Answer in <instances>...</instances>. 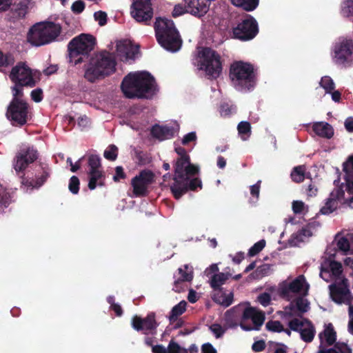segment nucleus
<instances>
[{"mask_svg":"<svg viewBox=\"0 0 353 353\" xmlns=\"http://www.w3.org/2000/svg\"><path fill=\"white\" fill-rule=\"evenodd\" d=\"M242 312L241 327L245 331L259 330L265 321V314L256 307L239 305L226 312L230 315L233 312Z\"/></svg>","mask_w":353,"mask_h":353,"instance_id":"obj_8","label":"nucleus"},{"mask_svg":"<svg viewBox=\"0 0 353 353\" xmlns=\"http://www.w3.org/2000/svg\"><path fill=\"white\" fill-rule=\"evenodd\" d=\"M343 170L345 173V184L339 188L344 190L348 194H353V156H350L343 164Z\"/></svg>","mask_w":353,"mask_h":353,"instance_id":"obj_22","label":"nucleus"},{"mask_svg":"<svg viewBox=\"0 0 353 353\" xmlns=\"http://www.w3.org/2000/svg\"><path fill=\"white\" fill-rule=\"evenodd\" d=\"M79 185L80 182L78 177L72 176L70 179L68 188L72 194H76L79 192Z\"/></svg>","mask_w":353,"mask_h":353,"instance_id":"obj_51","label":"nucleus"},{"mask_svg":"<svg viewBox=\"0 0 353 353\" xmlns=\"http://www.w3.org/2000/svg\"><path fill=\"white\" fill-rule=\"evenodd\" d=\"M329 289L330 297L335 303L349 305V315L352 319L353 318V296L349 290L347 280L343 279L339 282L330 285Z\"/></svg>","mask_w":353,"mask_h":353,"instance_id":"obj_12","label":"nucleus"},{"mask_svg":"<svg viewBox=\"0 0 353 353\" xmlns=\"http://www.w3.org/2000/svg\"><path fill=\"white\" fill-rule=\"evenodd\" d=\"M94 17L98 21L100 26H103L107 23V14L103 11H97L94 12Z\"/></svg>","mask_w":353,"mask_h":353,"instance_id":"obj_54","label":"nucleus"},{"mask_svg":"<svg viewBox=\"0 0 353 353\" xmlns=\"http://www.w3.org/2000/svg\"><path fill=\"white\" fill-rule=\"evenodd\" d=\"M174 127L167 125H160L155 124L152 127L150 130L151 135L160 141L172 138L174 135Z\"/></svg>","mask_w":353,"mask_h":353,"instance_id":"obj_27","label":"nucleus"},{"mask_svg":"<svg viewBox=\"0 0 353 353\" xmlns=\"http://www.w3.org/2000/svg\"><path fill=\"white\" fill-rule=\"evenodd\" d=\"M310 285L303 275H299L291 281H284L280 284L279 292L282 296L290 300L293 294L305 296Z\"/></svg>","mask_w":353,"mask_h":353,"instance_id":"obj_14","label":"nucleus"},{"mask_svg":"<svg viewBox=\"0 0 353 353\" xmlns=\"http://www.w3.org/2000/svg\"><path fill=\"white\" fill-rule=\"evenodd\" d=\"M35 159L34 156H17L14 161V168L16 172L23 171Z\"/></svg>","mask_w":353,"mask_h":353,"instance_id":"obj_33","label":"nucleus"},{"mask_svg":"<svg viewBox=\"0 0 353 353\" xmlns=\"http://www.w3.org/2000/svg\"><path fill=\"white\" fill-rule=\"evenodd\" d=\"M117 52L121 58L133 59L139 52V46H134L129 41H123L117 45Z\"/></svg>","mask_w":353,"mask_h":353,"instance_id":"obj_25","label":"nucleus"},{"mask_svg":"<svg viewBox=\"0 0 353 353\" xmlns=\"http://www.w3.org/2000/svg\"><path fill=\"white\" fill-rule=\"evenodd\" d=\"M24 85H20L19 83H15V85L12 88V99H17L19 101H24L22 99V97L23 96V87Z\"/></svg>","mask_w":353,"mask_h":353,"instance_id":"obj_53","label":"nucleus"},{"mask_svg":"<svg viewBox=\"0 0 353 353\" xmlns=\"http://www.w3.org/2000/svg\"><path fill=\"white\" fill-rule=\"evenodd\" d=\"M61 26L52 21L34 25L29 30L28 40L33 46H41L54 41L60 34Z\"/></svg>","mask_w":353,"mask_h":353,"instance_id":"obj_6","label":"nucleus"},{"mask_svg":"<svg viewBox=\"0 0 353 353\" xmlns=\"http://www.w3.org/2000/svg\"><path fill=\"white\" fill-rule=\"evenodd\" d=\"M210 0H187V8L195 17H201L208 11Z\"/></svg>","mask_w":353,"mask_h":353,"instance_id":"obj_26","label":"nucleus"},{"mask_svg":"<svg viewBox=\"0 0 353 353\" xmlns=\"http://www.w3.org/2000/svg\"><path fill=\"white\" fill-rule=\"evenodd\" d=\"M305 169L302 166H298L294 168L291 173V177L295 182H301L304 179Z\"/></svg>","mask_w":353,"mask_h":353,"instance_id":"obj_44","label":"nucleus"},{"mask_svg":"<svg viewBox=\"0 0 353 353\" xmlns=\"http://www.w3.org/2000/svg\"><path fill=\"white\" fill-rule=\"evenodd\" d=\"M341 198L343 203L347 204L351 208H353V194H348L344 190H341Z\"/></svg>","mask_w":353,"mask_h":353,"instance_id":"obj_56","label":"nucleus"},{"mask_svg":"<svg viewBox=\"0 0 353 353\" xmlns=\"http://www.w3.org/2000/svg\"><path fill=\"white\" fill-rule=\"evenodd\" d=\"M312 130L319 137L331 139L334 135L332 126L327 122H315L312 125Z\"/></svg>","mask_w":353,"mask_h":353,"instance_id":"obj_29","label":"nucleus"},{"mask_svg":"<svg viewBox=\"0 0 353 353\" xmlns=\"http://www.w3.org/2000/svg\"><path fill=\"white\" fill-rule=\"evenodd\" d=\"M132 327L137 331H143L144 334L152 333L157 327L154 314H148L146 318L141 319L135 316L132 319Z\"/></svg>","mask_w":353,"mask_h":353,"instance_id":"obj_20","label":"nucleus"},{"mask_svg":"<svg viewBox=\"0 0 353 353\" xmlns=\"http://www.w3.org/2000/svg\"><path fill=\"white\" fill-rule=\"evenodd\" d=\"M232 37L241 41L253 39L259 33V26L256 20L250 14L245 17L232 28Z\"/></svg>","mask_w":353,"mask_h":353,"instance_id":"obj_11","label":"nucleus"},{"mask_svg":"<svg viewBox=\"0 0 353 353\" xmlns=\"http://www.w3.org/2000/svg\"><path fill=\"white\" fill-rule=\"evenodd\" d=\"M187 303L185 301H181L179 303L176 305L172 309L169 319L170 321H174L176 318L181 315L186 309Z\"/></svg>","mask_w":353,"mask_h":353,"instance_id":"obj_37","label":"nucleus"},{"mask_svg":"<svg viewBox=\"0 0 353 353\" xmlns=\"http://www.w3.org/2000/svg\"><path fill=\"white\" fill-rule=\"evenodd\" d=\"M15 62V59L12 54L10 52L4 53L0 50V68H8L12 66Z\"/></svg>","mask_w":353,"mask_h":353,"instance_id":"obj_38","label":"nucleus"},{"mask_svg":"<svg viewBox=\"0 0 353 353\" xmlns=\"http://www.w3.org/2000/svg\"><path fill=\"white\" fill-rule=\"evenodd\" d=\"M320 345L319 350H327L325 347L332 345L336 340V333L331 323L325 325L324 330L319 335Z\"/></svg>","mask_w":353,"mask_h":353,"instance_id":"obj_24","label":"nucleus"},{"mask_svg":"<svg viewBox=\"0 0 353 353\" xmlns=\"http://www.w3.org/2000/svg\"><path fill=\"white\" fill-rule=\"evenodd\" d=\"M265 246V241L262 239L256 242L252 246L249 251L248 254L250 256H253L259 254Z\"/></svg>","mask_w":353,"mask_h":353,"instance_id":"obj_48","label":"nucleus"},{"mask_svg":"<svg viewBox=\"0 0 353 353\" xmlns=\"http://www.w3.org/2000/svg\"><path fill=\"white\" fill-rule=\"evenodd\" d=\"M342 273V265L340 263L332 261H325L321 264L320 276L328 282L333 279H339Z\"/></svg>","mask_w":353,"mask_h":353,"instance_id":"obj_19","label":"nucleus"},{"mask_svg":"<svg viewBox=\"0 0 353 353\" xmlns=\"http://www.w3.org/2000/svg\"><path fill=\"white\" fill-rule=\"evenodd\" d=\"M41 73L38 71L32 72V70L23 62L19 61L13 66L9 77L14 83L33 88L40 81Z\"/></svg>","mask_w":353,"mask_h":353,"instance_id":"obj_9","label":"nucleus"},{"mask_svg":"<svg viewBox=\"0 0 353 353\" xmlns=\"http://www.w3.org/2000/svg\"><path fill=\"white\" fill-rule=\"evenodd\" d=\"M168 353H188V350L181 347L175 341L171 340L168 344Z\"/></svg>","mask_w":353,"mask_h":353,"instance_id":"obj_45","label":"nucleus"},{"mask_svg":"<svg viewBox=\"0 0 353 353\" xmlns=\"http://www.w3.org/2000/svg\"><path fill=\"white\" fill-rule=\"evenodd\" d=\"M6 115L13 125L22 126L29 119V105L26 101L12 99L8 106Z\"/></svg>","mask_w":353,"mask_h":353,"instance_id":"obj_13","label":"nucleus"},{"mask_svg":"<svg viewBox=\"0 0 353 353\" xmlns=\"http://www.w3.org/2000/svg\"><path fill=\"white\" fill-rule=\"evenodd\" d=\"M85 7V3L81 0H78L72 3L71 10L74 13L80 14L84 10Z\"/></svg>","mask_w":353,"mask_h":353,"instance_id":"obj_55","label":"nucleus"},{"mask_svg":"<svg viewBox=\"0 0 353 353\" xmlns=\"http://www.w3.org/2000/svg\"><path fill=\"white\" fill-rule=\"evenodd\" d=\"M343 12L347 15H353V1L347 0L344 2Z\"/></svg>","mask_w":353,"mask_h":353,"instance_id":"obj_61","label":"nucleus"},{"mask_svg":"<svg viewBox=\"0 0 353 353\" xmlns=\"http://www.w3.org/2000/svg\"><path fill=\"white\" fill-rule=\"evenodd\" d=\"M185 12H190L189 9H186L185 7L181 4H178L174 6L172 15L173 17H177Z\"/></svg>","mask_w":353,"mask_h":353,"instance_id":"obj_58","label":"nucleus"},{"mask_svg":"<svg viewBox=\"0 0 353 353\" xmlns=\"http://www.w3.org/2000/svg\"><path fill=\"white\" fill-rule=\"evenodd\" d=\"M155 35L158 43L168 51L176 52L182 41L172 20L157 19L154 23Z\"/></svg>","mask_w":353,"mask_h":353,"instance_id":"obj_4","label":"nucleus"},{"mask_svg":"<svg viewBox=\"0 0 353 353\" xmlns=\"http://www.w3.org/2000/svg\"><path fill=\"white\" fill-rule=\"evenodd\" d=\"M353 42L352 39H344L334 48L336 63H344L352 54Z\"/></svg>","mask_w":353,"mask_h":353,"instance_id":"obj_21","label":"nucleus"},{"mask_svg":"<svg viewBox=\"0 0 353 353\" xmlns=\"http://www.w3.org/2000/svg\"><path fill=\"white\" fill-rule=\"evenodd\" d=\"M202 183L201 179L197 177L191 178L188 180V189L190 188L192 190H195L196 188H201Z\"/></svg>","mask_w":353,"mask_h":353,"instance_id":"obj_60","label":"nucleus"},{"mask_svg":"<svg viewBox=\"0 0 353 353\" xmlns=\"http://www.w3.org/2000/svg\"><path fill=\"white\" fill-rule=\"evenodd\" d=\"M288 325L292 330L300 334L303 341L309 343L313 340L316 330L312 323L307 319L295 318L289 322Z\"/></svg>","mask_w":353,"mask_h":353,"instance_id":"obj_15","label":"nucleus"},{"mask_svg":"<svg viewBox=\"0 0 353 353\" xmlns=\"http://www.w3.org/2000/svg\"><path fill=\"white\" fill-rule=\"evenodd\" d=\"M265 343L264 341H263V340L254 342L252 346V350L255 352H261V351L265 349Z\"/></svg>","mask_w":353,"mask_h":353,"instance_id":"obj_63","label":"nucleus"},{"mask_svg":"<svg viewBox=\"0 0 353 353\" xmlns=\"http://www.w3.org/2000/svg\"><path fill=\"white\" fill-rule=\"evenodd\" d=\"M153 176L152 172L144 170L132 179L131 183L135 196H143L145 194L148 185L153 181Z\"/></svg>","mask_w":353,"mask_h":353,"instance_id":"obj_17","label":"nucleus"},{"mask_svg":"<svg viewBox=\"0 0 353 353\" xmlns=\"http://www.w3.org/2000/svg\"><path fill=\"white\" fill-rule=\"evenodd\" d=\"M116 61L108 51H103L92 58L85 72V78L94 83L97 79L112 74L116 70Z\"/></svg>","mask_w":353,"mask_h":353,"instance_id":"obj_5","label":"nucleus"},{"mask_svg":"<svg viewBox=\"0 0 353 353\" xmlns=\"http://www.w3.org/2000/svg\"><path fill=\"white\" fill-rule=\"evenodd\" d=\"M265 326L268 330L272 332H281L284 330L282 324L278 321H269Z\"/></svg>","mask_w":353,"mask_h":353,"instance_id":"obj_50","label":"nucleus"},{"mask_svg":"<svg viewBox=\"0 0 353 353\" xmlns=\"http://www.w3.org/2000/svg\"><path fill=\"white\" fill-rule=\"evenodd\" d=\"M214 291L212 299L216 303L224 307H228L232 303L233 293L232 292L226 293L223 290Z\"/></svg>","mask_w":353,"mask_h":353,"instance_id":"obj_31","label":"nucleus"},{"mask_svg":"<svg viewBox=\"0 0 353 353\" xmlns=\"http://www.w3.org/2000/svg\"><path fill=\"white\" fill-rule=\"evenodd\" d=\"M94 45L95 38L90 34L83 33L73 38L68 44L70 61L75 65L83 62L81 56L88 57Z\"/></svg>","mask_w":353,"mask_h":353,"instance_id":"obj_7","label":"nucleus"},{"mask_svg":"<svg viewBox=\"0 0 353 353\" xmlns=\"http://www.w3.org/2000/svg\"><path fill=\"white\" fill-rule=\"evenodd\" d=\"M338 248L345 252V254L353 253V249L352 250L350 246L348 240L345 237H341L337 241Z\"/></svg>","mask_w":353,"mask_h":353,"instance_id":"obj_43","label":"nucleus"},{"mask_svg":"<svg viewBox=\"0 0 353 353\" xmlns=\"http://www.w3.org/2000/svg\"><path fill=\"white\" fill-rule=\"evenodd\" d=\"M292 208L295 214H304L307 212V206L301 201H294Z\"/></svg>","mask_w":353,"mask_h":353,"instance_id":"obj_46","label":"nucleus"},{"mask_svg":"<svg viewBox=\"0 0 353 353\" xmlns=\"http://www.w3.org/2000/svg\"><path fill=\"white\" fill-rule=\"evenodd\" d=\"M38 150L33 145L23 143L19 147L18 154H37Z\"/></svg>","mask_w":353,"mask_h":353,"instance_id":"obj_40","label":"nucleus"},{"mask_svg":"<svg viewBox=\"0 0 353 353\" xmlns=\"http://www.w3.org/2000/svg\"><path fill=\"white\" fill-rule=\"evenodd\" d=\"M261 181L259 180L255 184L250 186V192L252 196L250 202L256 203L259 198Z\"/></svg>","mask_w":353,"mask_h":353,"instance_id":"obj_41","label":"nucleus"},{"mask_svg":"<svg viewBox=\"0 0 353 353\" xmlns=\"http://www.w3.org/2000/svg\"><path fill=\"white\" fill-rule=\"evenodd\" d=\"M320 85L325 90L326 93H331L335 88V84L329 76H324L321 78Z\"/></svg>","mask_w":353,"mask_h":353,"instance_id":"obj_39","label":"nucleus"},{"mask_svg":"<svg viewBox=\"0 0 353 353\" xmlns=\"http://www.w3.org/2000/svg\"><path fill=\"white\" fill-rule=\"evenodd\" d=\"M316 353H352L350 347L344 342H337L333 347L328 350H321Z\"/></svg>","mask_w":353,"mask_h":353,"instance_id":"obj_35","label":"nucleus"},{"mask_svg":"<svg viewBox=\"0 0 353 353\" xmlns=\"http://www.w3.org/2000/svg\"><path fill=\"white\" fill-rule=\"evenodd\" d=\"M237 130L242 137L243 136L249 137L251 134V125L248 121H241L238 124Z\"/></svg>","mask_w":353,"mask_h":353,"instance_id":"obj_42","label":"nucleus"},{"mask_svg":"<svg viewBox=\"0 0 353 353\" xmlns=\"http://www.w3.org/2000/svg\"><path fill=\"white\" fill-rule=\"evenodd\" d=\"M88 188L90 190H94L97 185L102 186L103 185L105 176L102 170L96 171H88Z\"/></svg>","mask_w":353,"mask_h":353,"instance_id":"obj_32","label":"nucleus"},{"mask_svg":"<svg viewBox=\"0 0 353 353\" xmlns=\"http://www.w3.org/2000/svg\"><path fill=\"white\" fill-rule=\"evenodd\" d=\"M201 351L203 353H216V349L210 343H204L202 345Z\"/></svg>","mask_w":353,"mask_h":353,"instance_id":"obj_64","label":"nucleus"},{"mask_svg":"<svg viewBox=\"0 0 353 353\" xmlns=\"http://www.w3.org/2000/svg\"><path fill=\"white\" fill-rule=\"evenodd\" d=\"M259 302L263 306H267L270 304L271 298L269 294L263 293L258 296Z\"/></svg>","mask_w":353,"mask_h":353,"instance_id":"obj_62","label":"nucleus"},{"mask_svg":"<svg viewBox=\"0 0 353 353\" xmlns=\"http://www.w3.org/2000/svg\"><path fill=\"white\" fill-rule=\"evenodd\" d=\"M121 89L128 99H151L158 91L155 79L146 71L129 73L123 78Z\"/></svg>","mask_w":353,"mask_h":353,"instance_id":"obj_1","label":"nucleus"},{"mask_svg":"<svg viewBox=\"0 0 353 353\" xmlns=\"http://www.w3.org/2000/svg\"><path fill=\"white\" fill-rule=\"evenodd\" d=\"M32 99L37 102H41L43 100V90L41 88L33 90L30 94Z\"/></svg>","mask_w":353,"mask_h":353,"instance_id":"obj_59","label":"nucleus"},{"mask_svg":"<svg viewBox=\"0 0 353 353\" xmlns=\"http://www.w3.org/2000/svg\"><path fill=\"white\" fill-rule=\"evenodd\" d=\"M232 3L247 12L254 10L259 6V0H230Z\"/></svg>","mask_w":353,"mask_h":353,"instance_id":"obj_34","label":"nucleus"},{"mask_svg":"<svg viewBox=\"0 0 353 353\" xmlns=\"http://www.w3.org/2000/svg\"><path fill=\"white\" fill-rule=\"evenodd\" d=\"M199 172V167L190 163L189 156H181L177 159L174 166V182L171 186L176 199H179L187 191L188 180Z\"/></svg>","mask_w":353,"mask_h":353,"instance_id":"obj_2","label":"nucleus"},{"mask_svg":"<svg viewBox=\"0 0 353 353\" xmlns=\"http://www.w3.org/2000/svg\"><path fill=\"white\" fill-rule=\"evenodd\" d=\"M11 199L9 194L0 184V205L4 207H7Z\"/></svg>","mask_w":353,"mask_h":353,"instance_id":"obj_52","label":"nucleus"},{"mask_svg":"<svg viewBox=\"0 0 353 353\" xmlns=\"http://www.w3.org/2000/svg\"><path fill=\"white\" fill-rule=\"evenodd\" d=\"M339 203H343V199L341 190L336 188L330 194L329 197L325 200L324 205L321 209V212L323 214H329L338 208Z\"/></svg>","mask_w":353,"mask_h":353,"instance_id":"obj_23","label":"nucleus"},{"mask_svg":"<svg viewBox=\"0 0 353 353\" xmlns=\"http://www.w3.org/2000/svg\"><path fill=\"white\" fill-rule=\"evenodd\" d=\"M200 69L204 70L210 79H216L222 72L220 55L210 48H204L201 52Z\"/></svg>","mask_w":353,"mask_h":353,"instance_id":"obj_10","label":"nucleus"},{"mask_svg":"<svg viewBox=\"0 0 353 353\" xmlns=\"http://www.w3.org/2000/svg\"><path fill=\"white\" fill-rule=\"evenodd\" d=\"M295 309L299 313H305L307 312L310 309V303L305 298H297L296 299L295 303H290L289 307H286L285 308L284 312L287 315L292 316L296 314Z\"/></svg>","mask_w":353,"mask_h":353,"instance_id":"obj_28","label":"nucleus"},{"mask_svg":"<svg viewBox=\"0 0 353 353\" xmlns=\"http://www.w3.org/2000/svg\"><path fill=\"white\" fill-rule=\"evenodd\" d=\"M217 264H212L209 268H206L204 273L207 276H210V285L214 290H222L221 286L223 285L226 281L230 277L228 273L219 272Z\"/></svg>","mask_w":353,"mask_h":353,"instance_id":"obj_18","label":"nucleus"},{"mask_svg":"<svg viewBox=\"0 0 353 353\" xmlns=\"http://www.w3.org/2000/svg\"><path fill=\"white\" fill-rule=\"evenodd\" d=\"M178 274L179 275L178 281H190L193 279L192 268L188 265H185L183 268H179L178 269Z\"/></svg>","mask_w":353,"mask_h":353,"instance_id":"obj_36","label":"nucleus"},{"mask_svg":"<svg viewBox=\"0 0 353 353\" xmlns=\"http://www.w3.org/2000/svg\"><path fill=\"white\" fill-rule=\"evenodd\" d=\"M131 14L138 22L147 23L150 21L153 16L151 0H134Z\"/></svg>","mask_w":353,"mask_h":353,"instance_id":"obj_16","label":"nucleus"},{"mask_svg":"<svg viewBox=\"0 0 353 353\" xmlns=\"http://www.w3.org/2000/svg\"><path fill=\"white\" fill-rule=\"evenodd\" d=\"M197 137L195 132H191L185 134L182 139V144L183 145H188L190 143H195L196 141Z\"/></svg>","mask_w":353,"mask_h":353,"instance_id":"obj_57","label":"nucleus"},{"mask_svg":"<svg viewBox=\"0 0 353 353\" xmlns=\"http://www.w3.org/2000/svg\"><path fill=\"white\" fill-rule=\"evenodd\" d=\"M88 171L101 170V162L99 156H90L88 159Z\"/></svg>","mask_w":353,"mask_h":353,"instance_id":"obj_47","label":"nucleus"},{"mask_svg":"<svg viewBox=\"0 0 353 353\" xmlns=\"http://www.w3.org/2000/svg\"><path fill=\"white\" fill-rule=\"evenodd\" d=\"M209 329L216 339L221 337L226 331L225 327H223L221 325L216 323L211 325Z\"/></svg>","mask_w":353,"mask_h":353,"instance_id":"obj_49","label":"nucleus"},{"mask_svg":"<svg viewBox=\"0 0 353 353\" xmlns=\"http://www.w3.org/2000/svg\"><path fill=\"white\" fill-rule=\"evenodd\" d=\"M312 235L310 226L303 228L301 230L294 233L288 240L290 246H298L301 242Z\"/></svg>","mask_w":353,"mask_h":353,"instance_id":"obj_30","label":"nucleus"},{"mask_svg":"<svg viewBox=\"0 0 353 353\" xmlns=\"http://www.w3.org/2000/svg\"><path fill=\"white\" fill-rule=\"evenodd\" d=\"M230 78L236 90L247 92L255 87L257 71L250 63L235 61L230 66Z\"/></svg>","mask_w":353,"mask_h":353,"instance_id":"obj_3","label":"nucleus"}]
</instances>
